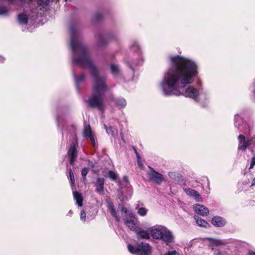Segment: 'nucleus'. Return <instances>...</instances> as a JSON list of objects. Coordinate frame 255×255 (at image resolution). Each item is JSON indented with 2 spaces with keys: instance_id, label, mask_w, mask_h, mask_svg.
Masks as SVG:
<instances>
[{
  "instance_id": "f257e3e1",
  "label": "nucleus",
  "mask_w": 255,
  "mask_h": 255,
  "mask_svg": "<svg viewBox=\"0 0 255 255\" xmlns=\"http://www.w3.org/2000/svg\"><path fill=\"white\" fill-rule=\"evenodd\" d=\"M170 66L165 71L159 88L163 95H182L197 101L208 102L210 97L207 92H201L192 84L198 74V65L193 60L180 56H170Z\"/></svg>"
},
{
  "instance_id": "f03ea898",
  "label": "nucleus",
  "mask_w": 255,
  "mask_h": 255,
  "mask_svg": "<svg viewBox=\"0 0 255 255\" xmlns=\"http://www.w3.org/2000/svg\"><path fill=\"white\" fill-rule=\"evenodd\" d=\"M70 34L73 63L88 68L93 79V93L89 98V105L92 108L102 110L104 107V93L108 90V87L106 84V77L99 74L97 68L90 58L87 48L81 41L79 28L72 25L70 27Z\"/></svg>"
},
{
  "instance_id": "7ed1b4c3",
  "label": "nucleus",
  "mask_w": 255,
  "mask_h": 255,
  "mask_svg": "<svg viewBox=\"0 0 255 255\" xmlns=\"http://www.w3.org/2000/svg\"><path fill=\"white\" fill-rule=\"evenodd\" d=\"M151 237L168 245L174 242L172 232L164 226L157 225L149 229Z\"/></svg>"
},
{
  "instance_id": "20e7f679",
  "label": "nucleus",
  "mask_w": 255,
  "mask_h": 255,
  "mask_svg": "<svg viewBox=\"0 0 255 255\" xmlns=\"http://www.w3.org/2000/svg\"><path fill=\"white\" fill-rule=\"evenodd\" d=\"M234 126L240 132L249 134L254 127V122L252 120L244 121L242 113L237 114L234 117Z\"/></svg>"
},
{
  "instance_id": "39448f33",
  "label": "nucleus",
  "mask_w": 255,
  "mask_h": 255,
  "mask_svg": "<svg viewBox=\"0 0 255 255\" xmlns=\"http://www.w3.org/2000/svg\"><path fill=\"white\" fill-rule=\"evenodd\" d=\"M121 190V193L118 195V198L124 202L128 200L132 196V191L130 185L128 181V177L124 176L122 181H117Z\"/></svg>"
},
{
  "instance_id": "423d86ee",
  "label": "nucleus",
  "mask_w": 255,
  "mask_h": 255,
  "mask_svg": "<svg viewBox=\"0 0 255 255\" xmlns=\"http://www.w3.org/2000/svg\"><path fill=\"white\" fill-rule=\"evenodd\" d=\"M128 249L131 254L136 255H150L152 252L151 246L145 243L137 244L136 246L128 244Z\"/></svg>"
},
{
  "instance_id": "0eeeda50",
  "label": "nucleus",
  "mask_w": 255,
  "mask_h": 255,
  "mask_svg": "<svg viewBox=\"0 0 255 255\" xmlns=\"http://www.w3.org/2000/svg\"><path fill=\"white\" fill-rule=\"evenodd\" d=\"M121 211L124 213V220L126 226L132 231H135L138 221L134 215L128 209L121 205Z\"/></svg>"
},
{
  "instance_id": "6e6552de",
  "label": "nucleus",
  "mask_w": 255,
  "mask_h": 255,
  "mask_svg": "<svg viewBox=\"0 0 255 255\" xmlns=\"http://www.w3.org/2000/svg\"><path fill=\"white\" fill-rule=\"evenodd\" d=\"M77 145L75 143H73L70 146L69 149L67 152L68 155L70 158V163L71 165H73L74 162L75 161L77 156Z\"/></svg>"
},
{
  "instance_id": "1a4fd4ad",
  "label": "nucleus",
  "mask_w": 255,
  "mask_h": 255,
  "mask_svg": "<svg viewBox=\"0 0 255 255\" xmlns=\"http://www.w3.org/2000/svg\"><path fill=\"white\" fill-rule=\"evenodd\" d=\"M148 176L150 180L158 184H160L164 180L163 175L154 170L149 172Z\"/></svg>"
},
{
  "instance_id": "9d476101",
  "label": "nucleus",
  "mask_w": 255,
  "mask_h": 255,
  "mask_svg": "<svg viewBox=\"0 0 255 255\" xmlns=\"http://www.w3.org/2000/svg\"><path fill=\"white\" fill-rule=\"evenodd\" d=\"M194 211L202 216H207L209 213V209L203 205L196 204L193 206Z\"/></svg>"
},
{
  "instance_id": "9b49d317",
  "label": "nucleus",
  "mask_w": 255,
  "mask_h": 255,
  "mask_svg": "<svg viewBox=\"0 0 255 255\" xmlns=\"http://www.w3.org/2000/svg\"><path fill=\"white\" fill-rule=\"evenodd\" d=\"M111 39H112V36L111 35L103 36L99 34L98 36V41L96 44L97 47L100 48L106 46L109 40Z\"/></svg>"
},
{
  "instance_id": "f8f14e48",
  "label": "nucleus",
  "mask_w": 255,
  "mask_h": 255,
  "mask_svg": "<svg viewBox=\"0 0 255 255\" xmlns=\"http://www.w3.org/2000/svg\"><path fill=\"white\" fill-rule=\"evenodd\" d=\"M83 136L84 137H88L89 138L90 141L94 145V147L97 146L96 139L94 135L92 134L91 128L89 125L86 126L84 127L83 130Z\"/></svg>"
},
{
  "instance_id": "ddd939ff",
  "label": "nucleus",
  "mask_w": 255,
  "mask_h": 255,
  "mask_svg": "<svg viewBox=\"0 0 255 255\" xmlns=\"http://www.w3.org/2000/svg\"><path fill=\"white\" fill-rule=\"evenodd\" d=\"M238 139L239 141L238 149L245 151L247 148L250 146L248 139H246L245 136L242 134L238 136Z\"/></svg>"
},
{
  "instance_id": "4468645a",
  "label": "nucleus",
  "mask_w": 255,
  "mask_h": 255,
  "mask_svg": "<svg viewBox=\"0 0 255 255\" xmlns=\"http://www.w3.org/2000/svg\"><path fill=\"white\" fill-rule=\"evenodd\" d=\"M184 191L187 195L194 198L196 202H200L202 201V197L197 191L190 188H185Z\"/></svg>"
},
{
  "instance_id": "2eb2a0df",
  "label": "nucleus",
  "mask_w": 255,
  "mask_h": 255,
  "mask_svg": "<svg viewBox=\"0 0 255 255\" xmlns=\"http://www.w3.org/2000/svg\"><path fill=\"white\" fill-rule=\"evenodd\" d=\"M130 47L132 51H134V52H137L138 53V55L139 56H140V59L139 60V61L135 63V64L137 65H139L141 64L143 62V59H142L141 56H140L141 51H140V47H139L137 42L136 41H132L130 46Z\"/></svg>"
},
{
  "instance_id": "dca6fc26",
  "label": "nucleus",
  "mask_w": 255,
  "mask_h": 255,
  "mask_svg": "<svg viewBox=\"0 0 255 255\" xmlns=\"http://www.w3.org/2000/svg\"><path fill=\"white\" fill-rule=\"evenodd\" d=\"M105 179L103 178L99 177L96 179L95 183L96 187V191L100 194H103L104 193V185Z\"/></svg>"
},
{
  "instance_id": "f3484780",
  "label": "nucleus",
  "mask_w": 255,
  "mask_h": 255,
  "mask_svg": "<svg viewBox=\"0 0 255 255\" xmlns=\"http://www.w3.org/2000/svg\"><path fill=\"white\" fill-rule=\"evenodd\" d=\"M211 222L214 226L218 227H223L226 224V221L225 219L217 216L213 217Z\"/></svg>"
},
{
  "instance_id": "a211bd4d",
  "label": "nucleus",
  "mask_w": 255,
  "mask_h": 255,
  "mask_svg": "<svg viewBox=\"0 0 255 255\" xmlns=\"http://www.w3.org/2000/svg\"><path fill=\"white\" fill-rule=\"evenodd\" d=\"M107 208L112 215L115 218L117 222H119L120 221V218L118 215V214L115 209L114 205L112 202L110 201H107Z\"/></svg>"
},
{
  "instance_id": "6ab92c4d",
  "label": "nucleus",
  "mask_w": 255,
  "mask_h": 255,
  "mask_svg": "<svg viewBox=\"0 0 255 255\" xmlns=\"http://www.w3.org/2000/svg\"><path fill=\"white\" fill-rule=\"evenodd\" d=\"M210 244L213 246H219L226 245L227 242L225 240H220L213 238H207Z\"/></svg>"
},
{
  "instance_id": "aec40b11",
  "label": "nucleus",
  "mask_w": 255,
  "mask_h": 255,
  "mask_svg": "<svg viewBox=\"0 0 255 255\" xmlns=\"http://www.w3.org/2000/svg\"><path fill=\"white\" fill-rule=\"evenodd\" d=\"M136 233L138 239L149 240L151 236L149 230L145 231L144 230H140L138 231Z\"/></svg>"
},
{
  "instance_id": "412c9836",
  "label": "nucleus",
  "mask_w": 255,
  "mask_h": 255,
  "mask_svg": "<svg viewBox=\"0 0 255 255\" xmlns=\"http://www.w3.org/2000/svg\"><path fill=\"white\" fill-rule=\"evenodd\" d=\"M57 126L62 130L64 128V123L66 122V118L64 115L58 114L56 117Z\"/></svg>"
},
{
  "instance_id": "4be33fe9",
  "label": "nucleus",
  "mask_w": 255,
  "mask_h": 255,
  "mask_svg": "<svg viewBox=\"0 0 255 255\" xmlns=\"http://www.w3.org/2000/svg\"><path fill=\"white\" fill-rule=\"evenodd\" d=\"M73 75L75 79L76 88L78 90L79 89V85L83 82L85 79V75L84 74H81L79 76H77L74 72H73Z\"/></svg>"
},
{
  "instance_id": "5701e85b",
  "label": "nucleus",
  "mask_w": 255,
  "mask_h": 255,
  "mask_svg": "<svg viewBox=\"0 0 255 255\" xmlns=\"http://www.w3.org/2000/svg\"><path fill=\"white\" fill-rule=\"evenodd\" d=\"M73 196L78 206L82 207L83 206V199L81 194L77 191H74L73 192Z\"/></svg>"
},
{
  "instance_id": "b1692460",
  "label": "nucleus",
  "mask_w": 255,
  "mask_h": 255,
  "mask_svg": "<svg viewBox=\"0 0 255 255\" xmlns=\"http://www.w3.org/2000/svg\"><path fill=\"white\" fill-rule=\"evenodd\" d=\"M115 103L117 106L119 108H124L126 106L127 102L125 99L123 98H117L115 100Z\"/></svg>"
},
{
  "instance_id": "393cba45",
  "label": "nucleus",
  "mask_w": 255,
  "mask_h": 255,
  "mask_svg": "<svg viewBox=\"0 0 255 255\" xmlns=\"http://www.w3.org/2000/svg\"><path fill=\"white\" fill-rule=\"evenodd\" d=\"M194 218L197 224L199 226L205 227L208 225V223L205 220L202 219L201 218L197 216H195Z\"/></svg>"
},
{
  "instance_id": "a878e982",
  "label": "nucleus",
  "mask_w": 255,
  "mask_h": 255,
  "mask_svg": "<svg viewBox=\"0 0 255 255\" xmlns=\"http://www.w3.org/2000/svg\"><path fill=\"white\" fill-rule=\"evenodd\" d=\"M104 128L106 130L107 133L112 136H115L117 134V130L115 128L112 127H108L105 124L104 125Z\"/></svg>"
},
{
  "instance_id": "bb28decb",
  "label": "nucleus",
  "mask_w": 255,
  "mask_h": 255,
  "mask_svg": "<svg viewBox=\"0 0 255 255\" xmlns=\"http://www.w3.org/2000/svg\"><path fill=\"white\" fill-rule=\"evenodd\" d=\"M148 210L144 207H141L137 209V214L142 217L145 216L147 213Z\"/></svg>"
},
{
  "instance_id": "cd10ccee",
  "label": "nucleus",
  "mask_w": 255,
  "mask_h": 255,
  "mask_svg": "<svg viewBox=\"0 0 255 255\" xmlns=\"http://www.w3.org/2000/svg\"><path fill=\"white\" fill-rule=\"evenodd\" d=\"M111 68L112 72L113 74H114L115 75H118V74L119 73V68L118 65H115V64H112L111 65Z\"/></svg>"
},
{
  "instance_id": "c85d7f7f",
  "label": "nucleus",
  "mask_w": 255,
  "mask_h": 255,
  "mask_svg": "<svg viewBox=\"0 0 255 255\" xmlns=\"http://www.w3.org/2000/svg\"><path fill=\"white\" fill-rule=\"evenodd\" d=\"M108 176L112 180L116 181L117 179L118 174L116 172L110 170L108 172Z\"/></svg>"
},
{
  "instance_id": "c756f323",
  "label": "nucleus",
  "mask_w": 255,
  "mask_h": 255,
  "mask_svg": "<svg viewBox=\"0 0 255 255\" xmlns=\"http://www.w3.org/2000/svg\"><path fill=\"white\" fill-rule=\"evenodd\" d=\"M69 176L71 185L72 186H73L74 184L75 179L73 173L71 169L69 170Z\"/></svg>"
},
{
  "instance_id": "7c9ffc66",
  "label": "nucleus",
  "mask_w": 255,
  "mask_h": 255,
  "mask_svg": "<svg viewBox=\"0 0 255 255\" xmlns=\"http://www.w3.org/2000/svg\"><path fill=\"white\" fill-rule=\"evenodd\" d=\"M89 171V169L87 167H84L82 169L81 174L83 176L84 180L86 179V175Z\"/></svg>"
},
{
  "instance_id": "2f4dec72",
  "label": "nucleus",
  "mask_w": 255,
  "mask_h": 255,
  "mask_svg": "<svg viewBox=\"0 0 255 255\" xmlns=\"http://www.w3.org/2000/svg\"><path fill=\"white\" fill-rule=\"evenodd\" d=\"M248 142H249V145H255V136L252 137L250 139L247 138Z\"/></svg>"
},
{
  "instance_id": "473e14b6",
  "label": "nucleus",
  "mask_w": 255,
  "mask_h": 255,
  "mask_svg": "<svg viewBox=\"0 0 255 255\" xmlns=\"http://www.w3.org/2000/svg\"><path fill=\"white\" fill-rule=\"evenodd\" d=\"M86 213L84 211H82L80 214V219L83 221H86Z\"/></svg>"
},
{
  "instance_id": "72a5a7b5",
  "label": "nucleus",
  "mask_w": 255,
  "mask_h": 255,
  "mask_svg": "<svg viewBox=\"0 0 255 255\" xmlns=\"http://www.w3.org/2000/svg\"><path fill=\"white\" fill-rule=\"evenodd\" d=\"M165 255H180V254L176 251H168Z\"/></svg>"
},
{
  "instance_id": "f704fd0d",
  "label": "nucleus",
  "mask_w": 255,
  "mask_h": 255,
  "mask_svg": "<svg viewBox=\"0 0 255 255\" xmlns=\"http://www.w3.org/2000/svg\"><path fill=\"white\" fill-rule=\"evenodd\" d=\"M214 255H227V254L225 252H221L219 250H217L214 252Z\"/></svg>"
},
{
  "instance_id": "c9c22d12",
  "label": "nucleus",
  "mask_w": 255,
  "mask_h": 255,
  "mask_svg": "<svg viewBox=\"0 0 255 255\" xmlns=\"http://www.w3.org/2000/svg\"><path fill=\"white\" fill-rule=\"evenodd\" d=\"M255 165V156L253 157L251 162V165L249 167V169H252Z\"/></svg>"
},
{
  "instance_id": "e433bc0d",
  "label": "nucleus",
  "mask_w": 255,
  "mask_h": 255,
  "mask_svg": "<svg viewBox=\"0 0 255 255\" xmlns=\"http://www.w3.org/2000/svg\"><path fill=\"white\" fill-rule=\"evenodd\" d=\"M102 16V15L101 13L98 12L96 13L95 15V20H99Z\"/></svg>"
},
{
  "instance_id": "4c0bfd02",
  "label": "nucleus",
  "mask_w": 255,
  "mask_h": 255,
  "mask_svg": "<svg viewBox=\"0 0 255 255\" xmlns=\"http://www.w3.org/2000/svg\"><path fill=\"white\" fill-rule=\"evenodd\" d=\"M87 164L89 167H90L92 168H94L95 167V164L93 162L89 160H87Z\"/></svg>"
},
{
  "instance_id": "58836bf2",
  "label": "nucleus",
  "mask_w": 255,
  "mask_h": 255,
  "mask_svg": "<svg viewBox=\"0 0 255 255\" xmlns=\"http://www.w3.org/2000/svg\"><path fill=\"white\" fill-rule=\"evenodd\" d=\"M138 165L139 167H141V168H142L143 167V164H142L140 159H137V160Z\"/></svg>"
},
{
  "instance_id": "ea45409f",
  "label": "nucleus",
  "mask_w": 255,
  "mask_h": 255,
  "mask_svg": "<svg viewBox=\"0 0 255 255\" xmlns=\"http://www.w3.org/2000/svg\"><path fill=\"white\" fill-rule=\"evenodd\" d=\"M134 151H135V154H136V156L137 157V159H140L139 154L137 152V151H136V150L135 149H134Z\"/></svg>"
},
{
  "instance_id": "a19ab883",
  "label": "nucleus",
  "mask_w": 255,
  "mask_h": 255,
  "mask_svg": "<svg viewBox=\"0 0 255 255\" xmlns=\"http://www.w3.org/2000/svg\"><path fill=\"white\" fill-rule=\"evenodd\" d=\"M72 214H73V211L72 210H70L68 212L67 215L71 217L72 215Z\"/></svg>"
},
{
  "instance_id": "79ce46f5",
  "label": "nucleus",
  "mask_w": 255,
  "mask_h": 255,
  "mask_svg": "<svg viewBox=\"0 0 255 255\" xmlns=\"http://www.w3.org/2000/svg\"><path fill=\"white\" fill-rule=\"evenodd\" d=\"M4 61V58L2 56H0V62H3Z\"/></svg>"
},
{
  "instance_id": "37998d69",
  "label": "nucleus",
  "mask_w": 255,
  "mask_h": 255,
  "mask_svg": "<svg viewBox=\"0 0 255 255\" xmlns=\"http://www.w3.org/2000/svg\"><path fill=\"white\" fill-rule=\"evenodd\" d=\"M252 186H255V178L253 180V183L251 185Z\"/></svg>"
},
{
  "instance_id": "c03bdc74",
  "label": "nucleus",
  "mask_w": 255,
  "mask_h": 255,
  "mask_svg": "<svg viewBox=\"0 0 255 255\" xmlns=\"http://www.w3.org/2000/svg\"><path fill=\"white\" fill-rule=\"evenodd\" d=\"M248 255H255V253L254 252H250Z\"/></svg>"
},
{
  "instance_id": "a18cd8bd",
  "label": "nucleus",
  "mask_w": 255,
  "mask_h": 255,
  "mask_svg": "<svg viewBox=\"0 0 255 255\" xmlns=\"http://www.w3.org/2000/svg\"><path fill=\"white\" fill-rule=\"evenodd\" d=\"M172 174V172H169L168 173V175L169 176H171V175Z\"/></svg>"
},
{
  "instance_id": "49530a36",
  "label": "nucleus",
  "mask_w": 255,
  "mask_h": 255,
  "mask_svg": "<svg viewBox=\"0 0 255 255\" xmlns=\"http://www.w3.org/2000/svg\"><path fill=\"white\" fill-rule=\"evenodd\" d=\"M94 216L93 217H91L90 219L91 220V219L94 218Z\"/></svg>"
}]
</instances>
